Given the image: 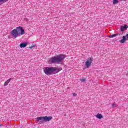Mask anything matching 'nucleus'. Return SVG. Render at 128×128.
Segmentation results:
<instances>
[{
    "mask_svg": "<svg viewBox=\"0 0 128 128\" xmlns=\"http://www.w3.org/2000/svg\"><path fill=\"white\" fill-rule=\"evenodd\" d=\"M66 58V56L64 54H58L56 56L51 58L49 60V62L51 64H60V62H62Z\"/></svg>",
    "mask_w": 128,
    "mask_h": 128,
    "instance_id": "f257e3e1",
    "label": "nucleus"
},
{
    "mask_svg": "<svg viewBox=\"0 0 128 128\" xmlns=\"http://www.w3.org/2000/svg\"><path fill=\"white\" fill-rule=\"evenodd\" d=\"M24 34V30L22 28V26L17 27L16 28V29H14L11 31V34L14 38H16L18 36H22V34Z\"/></svg>",
    "mask_w": 128,
    "mask_h": 128,
    "instance_id": "f03ea898",
    "label": "nucleus"
},
{
    "mask_svg": "<svg viewBox=\"0 0 128 128\" xmlns=\"http://www.w3.org/2000/svg\"><path fill=\"white\" fill-rule=\"evenodd\" d=\"M62 70V68H55V67H46L44 69V72L46 74H52L54 72H56V74L60 72Z\"/></svg>",
    "mask_w": 128,
    "mask_h": 128,
    "instance_id": "7ed1b4c3",
    "label": "nucleus"
},
{
    "mask_svg": "<svg viewBox=\"0 0 128 128\" xmlns=\"http://www.w3.org/2000/svg\"><path fill=\"white\" fill-rule=\"evenodd\" d=\"M36 120L38 122H40V120H41L40 122V124L44 123V122H50V120H52V116H40L36 118Z\"/></svg>",
    "mask_w": 128,
    "mask_h": 128,
    "instance_id": "20e7f679",
    "label": "nucleus"
},
{
    "mask_svg": "<svg viewBox=\"0 0 128 128\" xmlns=\"http://www.w3.org/2000/svg\"><path fill=\"white\" fill-rule=\"evenodd\" d=\"M92 62H94V58L92 57L89 58L87 59V60L85 62V66L87 68H88L92 66Z\"/></svg>",
    "mask_w": 128,
    "mask_h": 128,
    "instance_id": "39448f33",
    "label": "nucleus"
},
{
    "mask_svg": "<svg viewBox=\"0 0 128 128\" xmlns=\"http://www.w3.org/2000/svg\"><path fill=\"white\" fill-rule=\"evenodd\" d=\"M127 38H128V34H126V36H123L122 40H120V42H121V44H124Z\"/></svg>",
    "mask_w": 128,
    "mask_h": 128,
    "instance_id": "423d86ee",
    "label": "nucleus"
},
{
    "mask_svg": "<svg viewBox=\"0 0 128 128\" xmlns=\"http://www.w3.org/2000/svg\"><path fill=\"white\" fill-rule=\"evenodd\" d=\"M128 26L127 24H125L124 26H122L120 27V30L121 32H124V30H127Z\"/></svg>",
    "mask_w": 128,
    "mask_h": 128,
    "instance_id": "0eeeda50",
    "label": "nucleus"
},
{
    "mask_svg": "<svg viewBox=\"0 0 128 128\" xmlns=\"http://www.w3.org/2000/svg\"><path fill=\"white\" fill-rule=\"evenodd\" d=\"M20 46L21 48H26V46H28V42L21 43Z\"/></svg>",
    "mask_w": 128,
    "mask_h": 128,
    "instance_id": "6e6552de",
    "label": "nucleus"
},
{
    "mask_svg": "<svg viewBox=\"0 0 128 128\" xmlns=\"http://www.w3.org/2000/svg\"><path fill=\"white\" fill-rule=\"evenodd\" d=\"M10 80H12V78H10V79H8V80H7L4 84V86H8V84H10Z\"/></svg>",
    "mask_w": 128,
    "mask_h": 128,
    "instance_id": "1a4fd4ad",
    "label": "nucleus"
},
{
    "mask_svg": "<svg viewBox=\"0 0 128 128\" xmlns=\"http://www.w3.org/2000/svg\"><path fill=\"white\" fill-rule=\"evenodd\" d=\"M96 118H99V120H100V118H102V115L100 114H98L96 116Z\"/></svg>",
    "mask_w": 128,
    "mask_h": 128,
    "instance_id": "9d476101",
    "label": "nucleus"
},
{
    "mask_svg": "<svg viewBox=\"0 0 128 128\" xmlns=\"http://www.w3.org/2000/svg\"><path fill=\"white\" fill-rule=\"evenodd\" d=\"M118 36V34H114L110 35L109 36V38H116V36Z\"/></svg>",
    "mask_w": 128,
    "mask_h": 128,
    "instance_id": "9b49d317",
    "label": "nucleus"
},
{
    "mask_svg": "<svg viewBox=\"0 0 128 128\" xmlns=\"http://www.w3.org/2000/svg\"><path fill=\"white\" fill-rule=\"evenodd\" d=\"M118 4V0H113V4Z\"/></svg>",
    "mask_w": 128,
    "mask_h": 128,
    "instance_id": "f8f14e48",
    "label": "nucleus"
},
{
    "mask_svg": "<svg viewBox=\"0 0 128 128\" xmlns=\"http://www.w3.org/2000/svg\"><path fill=\"white\" fill-rule=\"evenodd\" d=\"M86 78H82L80 79V82H86Z\"/></svg>",
    "mask_w": 128,
    "mask_h": 128,
    "instance_id": "ddd939ff",
    "label": "nucleus"
},
{
    "mask_svg": "<svg viewBox=\"0 0 128 128\" xmlns=\"http://www.w3.org/2000/svg\"><path fill=\"white\" fill-rule=\"evenodd\" d=\"M116 106H118V105L116 104H112V108H116Z\"/></svg>",
    "mask_w": 128,
    "mask_h": 128,
    "instance_id": "4468645a",
    "label": "nucleus"
},
{
    "mask_svg": "<svg viewBox=\"0 0 128 128\" xmlns=\"http://www.w3.org/2000/svg\"><path fill=\"white\" fill-rule=\"evenodd\" d=\"M8 0H0V2H6Z\"/></svg>",
    "mask_w": 128,
    "mask_h": 128,
    "instance_id": "2eb2a0df",
    "label": "nucleus"
},
{
    "mask_svg": "<svg viewBox=\"0 0 128 128\" xmlns=\"http://www.w3.org/2000/svg\"><path fill=\"white\" fill-rule=\"evenodd\" d=\"M36 46L35 45H33L32 46H31L30 47H29V48H30V50H32V48H34Z\"/></svg>",
    "mask_w": 128,
    "mask_h": 128,
    "instance_id": "dca6fc26",
    "label": "nucleus"
},
{
    "mask_svg": "<svg viewBox=\"0 0 128 128\" xmlns=\"http://www.w3.org/2000/svg\"><path fill=\"white\" fill-rule=\"evenodd\" d=\"M73 96H76V93H73Z\"/></svg>",
    "mask_w": 128,
    "mask_h": 128,
    "instance_id": "f3484780",
    "label": "nucleus"
},
{
    "mask_svg": "<svg viewBox=\"0 0 128 128\" xmlns=\"http://www.w3.org/2000/svg\"><path fill=\"white\" fill-rule=\"evenodd\" d=\"M0 126H2V124H0Z\"/></svg>",
    "mask_w": 128,
    "mask_h": 128,
    "instance_id": "a211bd4d",
    "label": "nucleus"
},
{
    "mask_svg": "<svg viewBox=\"0 0 128 128\" xmlns=\"http://www.w3.org/2000/svg\"><path fill=\"white\" fill-rule=\"evenodd\" d=\"M124 0V1H126V0Z\"/></svg>",
    "mask_w": 128,
    "mask_h": 128,
    "instance_id": "6ab92c4d",
    "label": "nucleus"
}]
</instances>
